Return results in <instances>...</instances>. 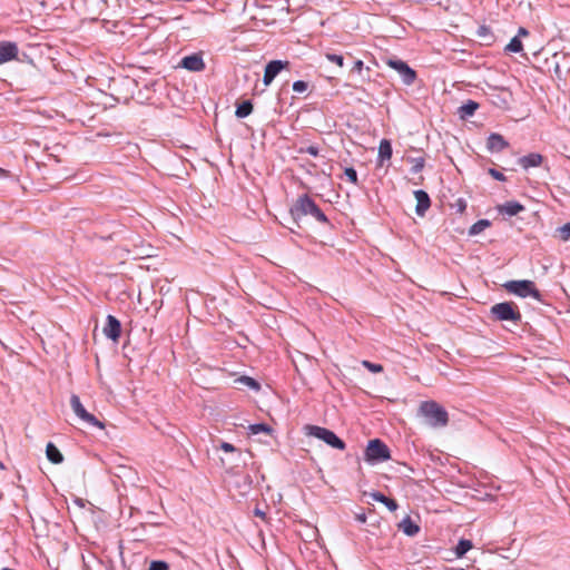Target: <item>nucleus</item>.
<instances>
[{
  "label": "nucleus",
  "mask_w": 570,
  "mask_h": 570,
  "mask_svg": "<svg viewBox=\"0 0 570 570\" xmlns=\"http://www.w3.org/2000/svg\"><path fill=\"white\" fill-rule=\"evenodd\" d=\"M289 213L296 222L304 216H312L318 223L330 224L327 216L307 194L301 195L296 199Z\"/></svg>",
  "instance_id": "1"
},
{
  "label": "nucleus",
  "mask_w": 570,
  "mask_h": 570,
  "mask_svg": "<svg viewBox=\"0 0 570 570\" xmlns=\"http://www.w3.org/2000/svg\"><path fill=\"white\" fill-rule=\"evenodd\" d=\"M254 514H255L256 517H259V518H261V519H263V520H265V519H266V513H265L263 510H261L259 508H255V510H254Z\"/></svg>",
  "instance_id": "43"
},
{
  "label": "nucleus",
  "mask_w": 570,
  "mask_h": 570,
  "mask_svg": "<svg viewBox=\"0 0 570 570\" xmlns=\"http://www.w3.org/2000/svg\"><path fill=\"white\" fill-rule=\"evenodd\" d=\"M508 147L509 142L502 135L497 132H492L489 135L487 139V148L490 153H501Z\"/></svg>",
  "instance_id": "15"
},
{
  "label": "nucleus",
  "mask_w": 570,
  "mask_h": 570,
  "mask_svg": "<svg viewBox=\"0 0 570 570\" xmlns=\"http://www.w3.org/2000/svg\"><path fill=\"white\" fill-rule=\"evenodd\" d=\"M344 174L352 184L357 185V173L353 167L345 168Z\"/></svg>",
  "instance_id": "38"
},
{
  "label": "nucleus",
  "mask_w": 570,
  "mask_h": 570,
  "mask_svg": "<svg viewBox=\"0 0 570 570\" xmlns=\"http://www.w3.org/2000/svg\"><path fill=\"white\" fill-rule=\"evenodd\" d=\"M527 35H529V31L525 28L520 27L519 31H518V37L519 36H527Z\"/></svg>",
  "instance_id": "45"
},
{
  "label": "nucleus",
  "mask_w": 570,
  "mask_h": 570,
  "mask_svg": "<svg viewBox=\"0 0 570 570\" xmlns=\"http://www.w3.org/2000/svg\"><path fill=\"white\" fill-rule=\"evenodd\" d=\"M368 495L374 500V501H377V502H381L383 503L390 511H396L397 508H399V504L397 502L394 500V499H391V498H387L386 495H384L382 492H379V491H374V492H371L368 493Z\"/></svg>",
  "instance_id": "20"
},
{
  "label": "nucleus",
  "mask_w": 570,
  "mask_h": 570,
  "mask_svg": "<svg viewBox=\"0 0 570 570\" xmlns=\"http://www.w3.org/2000/svg\"><path fill=\"white\" fill-rule=\"evenodd\" d=\"M179 67H181L186 70H189V71L197 72V71H202L205 69V62H204L200 53H193V55L185 56L180 60Z\"/></svg>",
  "instance_id": "12"
},
{
  "label": "nucleus",
  "mask_w": 570,
  "mask_h": 570,
  "mask_svg": "<svg viewBox=\"0 0 570 570\" xmlns=\"http://www.w3.org/2000/svg\"><path fill=\"white\" fill-rule=\"evenodd\" d=\"M543 161V156L539 153H530L524 155L518 159V164L524 169L528 170L532 167H539Z\"/></svg>",
  "instance_id": "17"
},
{
  "label": "nucleus",
  "mask_w": 570,
  "mask_h": 570,
  "mask_svg": "<svg viewBox=\"0 0 570 570\" xmlns=\"http://www.w3.org/2000/svg\"><path fill=\"white\" fill-rule=\"evenodd\" d=\"M0 468H1V469H3V468H4V465H3V463H2V462H0Z\"/></svg>",
  "instance_id": "49"
},
{
  "label": "nucleus",
  "mask_w": 570,
  "mask_h": 570,
  "mask_svg": "<svg viewBox=\"0 0 570 570\" xmlns=\"http://www.w3.org/2000/svg\"><path fill=\"white\" fill-rule=\"evenodd\" d=\"M304 430L306 435L316 438L333 449L341 451L346 449V443L341 438H338L332 430L312 424L305 425Z\"/></svg>",
  "instance_id": "3"
},
{
  "label": "nucleus",
  "mask_w": 570,
  "mask_h": 570,
  "mask_svg": "<svg viewBox=\"0 0 570 570\" xmlns=\"http://www.w3.org/2000/svg\"><path fill=\"white\" fill-rule=\"evenodd\" d=\"M70 406L73 413L87 425L104 429L105 425L94 414L89 413L82 405L78 395L72 394L70 396Z\"/></svg>",
  "instance_id": "7"
},
{
  "label": "nucleus",
  "mask_w": 570,
  "mask_h": 570,
  "mask_svg": "<svg viewBox=\"0 0 570 570\" xmlns=\"http://www.w3.org/2000/svg\"><path fill=\"white\" fill-rule=\"evenodd\" d=\"M220 449L225 452H238V455H239V460L243 462V464H247V458L248 456L249 459L252 458V454L249 452L246 453V455L244 456L243 453L237 450L232 443H228V442H222L220 444Z\"/></svg>",
  "instance_id": "28"
},
{
  "label": "nucleus",
  "mask_w": 570,
  "mask_h": 570,
  "mask_svg": "<svg viewBox=\"0 0 570 570\" xmlns=\"http://www.w3.org/2000/svg\"><path fill=\"white\" fill-rule=\"evenodd\" d=\"M249 431L252 434H259V433H272V428L265 423H255L249 425Z\"/></svg>",
  "instance_id": "31"
},
{
  "label": "nucleus",
  "mask_w": 570,
  "mask_h": 570,
  "mask_svg": "<svg viewBox=\"0 0 570 570\" xmlns=\"http://www.w3.org/2000/svg\"><path fill=\"white\" fill-rule=\"evenodd\" d=\"M492 92L487 94L489 100L498 108L507 109L509 107L511 94L505 88L490 87Z\"/></svg>",
  "instance_id": "10"
},
{
  "label": "nucleus",
  "mask_w": 570,
  "mask_h": 570,
  "mask_svg": "<svg viewBox=\"0 0 570 570\" xmlns=\"http://www.w3.org/2000/svg\"><path fill=\"white\" fill-rule=\"evenodd\" d=\"M46 455H47V459L53 464H60L63 462L62 453L52 442H49L47 444Z\"/></svg>",
  "instance_id": "21"
},
{
  "label": "nucleus",
  "mask_w": 570,
  "mask_h": 570,
  "mask_svg": "<svg viewBox=\"0 0 570 570\" xmlns=\"http://www.w3.org/2000/svg\"><path fill=\"white\" fill-rule=\"evenodd\" d=\"M19 48L16 42L0 41V65L16 60Z\"/></svg>",
  "instance_id": "13"
},
{
  "label": "nucleus",
  "mask_w": 570,
  "mask_h": 570,
  "mask_svg": "<svg viewBox=\"0 0 570 570\" xmlns=\"http://www.w3.org/2000/svg\"><path fill=\"white\" fill-rule=\"evenodd\" d=\"M307 88H308V83L304 80H296L293 83V90L295 92H304L307 90Z\"/></svg>",
  "instance_id": "39"
},
{
  "label": "nucleus",
  "mask_w": 570,
  "mask_h": 570,
  "mask_svg": "<svg viewBox=\"0 0 570 570\" xmlns=\"http://www.w3.org/2000/svg\"><path fill=\"white\" fill-rule=\"evenodd\" d=\"M362 365L372 373H381L383 371V366L381 364L372 363L366 360L362 362Z\"/></svg>",
  "instance_id": "34"
},
{
  "label": "nucleus",
  "mask_w": 570,
  "mask_h": 570,
  "mask_svg": "<svg viewBox=\"0 0 570 570\" xmlns=\"http://www.w3.org/2000/svg\"><path fill=\"white\" fill-rule=\"evenodd\" d=\"M558 236L561 240L567 242L570 239V222L562 225L557 229Z\"/></svg>",
  "instance_id": "33"
},
{
  "label": "nucleus",
  "mask_w": 570,
  "mask_h": 570,
  "mask_svg": "<svg viewBox=\"0 0 570 570\" xmlns=\"http://www.w3.org/2000/svg\"><path fill=\"white\" fill-rule=\"evenodd\" d=\"M491 225L489 219H479L469 228V236H475L482 233Z\"/></svg>",
  "instance_id": "27"
},
{
  "label": "nucleus",
  "mask_w": 570,
  "mask_h": 570,
  "mask_svg": "<svg viewBox=\"0 0 570 570\" xmlns=\"http://www.w3.org/2000/svg\"><path fill=\"white\" fill-rule=\"evenodd\" d=\"M523 49L522 41L518 36L513 37L510 42L505 46L504 51L508 52H520Z\"/></svg>",
  "instance_id": "29"
},
{
  "label": "nucleus",
  "mask_w": 570,
  "mask_h": 570,
  "mask_svg": "<svg viewBox=\"0 0 570 570\" xmlns=\"http://www.w3.org/2000/svg\"><path fill=\"white\" fill-rule=\"evenodd\" d=\"M488 173L495 180H499V181H505L507 180V177L501 171H499L495 168H489Z\"/></svg>",
  "instance_id": "40"
},
{
  "label": "nucleus",
  "mask_w": 570,
  "mask_h": 570,
  "mask_svg": "<svg viewBox=\"0 0 570 570\" xmlns=\"http://www.w3.org/2000/svg\"><path fill=\"white\" fill-rule=\"evenodd\" d=\"M410 163L412 164V167H411L412 174H417V173L422 171V169L424 168V165H425V160L423 157L411 158Z\"/></svg>",
  "instance_id": "32"
},
{
  "label": "nucleus",
  "mask_w": 570,
  "mask_h": 570,
  "mask_svg": "<svg viewBox=\"0 0 570 570\" xmlns=\"http://www.w3.org/2000/svg\"><path fill=\"white\" fill-rule=\"evenodd\" d=\"M397 527L399 530L409 537H415L420 532V525L410 515L402 519Z\"/></svg>",
  "instance_id": "18"
},
{
  "label": "nucleus",
  "mask_w": 570,
  "mask_h": 570,
  "mask_svg": "<svg viewBox=\"0 0 570 570\" xmlns=\"http://www.w3.org/2000/svg\"><path fill=\"white\" fill-rule=\"evenodd\" d=\"M289 67V61L285 60H271L266 63L263 82L265 86H269L273 80L277 77V75L283 70Z\"/></svg>",
  "instance_id": "9"
},
{
  "label": "nucleus",
  "mask_w": 570,
  "mask_h": 570,
  "mask_svg": "<svg viewBox=\"0 0 570 570\" xmlns=\"http://www.w3.org/2000/svg\"><path fill=\"white\" fill-rule=\"evenodd\" d=\"M498 210L501 214H507L508 216L512 217V216H515L519 213L523 212L524 206L517 200H511V202H505L502 205H499Z\"/></svg>",
  "instance_id": "19"
},
{
  "label": "nucleus",
  "mask_w": 570,
  "mask_h": 570,
  "mask_svg": "<svg viewBox=\"0 0 570 570\" xmlns=\"http://www.w3.org/2000/svg\"><path fill=\"white\" fill-rule=\"evenodd\" d=\"M419 414L432 428H443L449 423L446 410L435 401H424L420 404Z\"/></svg>",
  "instance_id": "2"
},
{
  "label": "nucleus",
  "mask_w": 570,
  "mask_h": 570,
  "mask_svg": "<svg viewBox=\"0 0 570 570\" xmlns=\"http://www.w3.org/2000/svg\"><path fill=\"white\" fill-rule=\"evenodd\" d=\"M386 63L392 69L397 71L403 83L407 86L414 83L416 79V71L413 68H411L405 61L401 59H389Z\"/></svg>",
  "instance_id": "8"
},
{
  "label": "nucleus",
  "mask_w": 570,
  "mask_h": 570,
  "mask_svg": "<svg viewBox=\"0 0 570 570\" xmlns=\"http://www.w3.org/2000/svg\"><path fill=\"white\" fill-rule=\"evenodd\" d=\"M148 570H169V564L163 560H153Z\"/></svg>",
  "instance_id": "35"
},
{
  "label": "nucleus",
  "mask_w": 570,
  "mask_h": 570,
  "mask_svg": "<svg viewBox=\"0 0 570 570\" xmlns=\"http://www.w3.org/2000/svg\"><path fill=\"white\" fill-rule=\"evenodd\" d=\"M325 57L328 61L336 63L340 67H343L344 65V57L342 55L327 52L325 53Z\"/></svg>",
  "instance_id": "36"
},
{
  "label": "nucleus",
  "mask_w": 570,
  "mask_h": 570,
  "mask_svg": "<svg viewBox=\"0 0 570 570\" xmlns=\"http://www.w3.org/2000/svg\"><path fill=\"white\" fill-rule=\"evenodd\" d=\"M253 112V104L250 100H244L236 107L235 115L237 118H245Z\"/></svg>",
  "instance_id": "25"
},
{
  "label": "nucleus",
  "mask_w": 570,
  "mask_h": 570,
  "mask_svg": "<svg viewBox=\"0 0 570 570\" xmlns=\"http://www.w3.org/2000/svg\"><path fill=\"white\" fill-rule=\"evenodd\" d=\"M364 456L366 462L375 464L390 460L391 452L381 439H373L368 441Z\"/></svg>",
  "instance_id": "6"
},
{
  "label": "nucleus",
  "mask_w": 570,
  "mask_h": 570,
  "mask_svg": "<svg viewBox=\"0 0 570 570\" xmlns=\"http://www.w3.org/2000/svg\"><path fill=\"white\" fill-rule=\"evenodd\" d=\"M232 484L238 490L240 495H246L252 489L253 479L247 473H235Z\"/></svg>",
  "instance_id": "14"
},
{
  "label": "nucleus",
  "mask_w": 570,
  "mask_h": 570,
  "mask_svg": "<svg viewBox=\"0 0 570 570\" xmlns=\"http://www.w3.org/2000/svg\"><path fill=\"white\" fill-rule=\"evenodd\" d=\"M473 547L472 541L468 539H460L454 548V553L458 558L463 557Z\"/></svg>",
  "instance_id": "26"
},
{
  "label": "nucleus",
  "mask_w": 570,
  "mask_h": 570,
  "mask_svg": "<svg viewBox=\"0 0 570 570\" xmlns=\"http://www.w3.org/2000/svg\"><path fill=\"white\" fill-rule=\"evenodd\" d=\"M451 207L456 210V213L463 214L466 209V200L464 198H458Z\"/></svg>",
  "instance_id": "37"
},
{
  "label": "nucleus",
  "mask_w": 570,
  "mask_h": 570,
  "mask_svg": "<svg viewBox=\"0 0 570 570\" xmlns=\"http://www.w3.org/2000/svg\"><path fill=\"white\" fill-rule=\"evenodd\" d=\"M490 314L495 321L500 322L509 321L519 323L522 318L518 306L513 302H501L494 304L490 309Z\"/></svg>",
  "instance_id": "5"
},
{
  "label": "nucleus",
  "mask_w": 570,
  "mask_h": 570,
  "mask_svg": "<svg viewBox=\"0 0 570 570\" xmlns=\"http://www.w3.org/2000/svg\"><path fill=\"white\" fill-rule=\"evenodd\" d=\"M503 287L511 294L517 295L519 297H533L537 301L542 299V294L535 287L534 283L530 279H521V281H509Z\"/></svg>",
  "instance_id": "4"
},
{
  "label": "nucleus",
  "mask_w": 570,
  "mask_h": 570,
  "mask_svg": "<svg viewBox=\"0 0 570 570\" xmlns=\"http://www.w3.org/2000/svg\"><path fill=\"white\" fill-rule=\"evenodd\" d=\"M479 104L474 100H468L461 107H459L458 114L462 119L472 117L478 110Z\"/></svg>",
  "instance_id": "22"
},
{
  "label": "nucleus",
  "mask_w": 570,
  "mask_h": 570,
  "mask_svg": "<svg viewBox=\"0 0 570 570\" xmlns=\"http://www.w3.org/2000/svg\"><path fill=\"white\" fill-rule=\"evenodd\" d=\"M364 68V62L362 60H356L352 68V71L361 72Z\"/></svg>",
  "instance_id": "42"
},
{
  "label": "nucleus",
  "mask_w": 570,
  "mask_h": 570,
  "mask_svg": "<svg viewBox=\"0 0 570 570\" xmlns=\"http://www.w3.org/2000/svg\"><path fill=\"white\" fill-rule=\"evenodd\" d=\"M355 519H356V521H358L360 523H365V522H366V515H365V513H363V512H362V513H357V514L355 515Z\"/></svg>",
  "instance_id": "44"
},
{
  "label": "nucleus",
  "mask_w": 570,
  "mask_h": 570,
  "mask_svg": "<svg viewBox=\"0 0 570 570\" xmlns=\"http://www.w3.org/2000/svg\"><path fill=\"white\" fill-rule=\"evenodd\" d=\"M8 174H9V173H8L6 169H3V168H1V167H0V178H2V177H7V176H8Z\"/></svg>",
  "instance_id": "47"
},
{
  "label": "nucleus",
  "mask_w": 570,
  "mask_h": 570,
  "mask_svg": "<svg viewBox=\"0 0 570 570\" xmlns=\"http://www.w3.org/2000/svg\"><path fill=\"white\" fill-rule=\"evenodd\" d=\"M449 570H465L464 568H451Z\"/></svg>",
  "instance_id": "48"
},
{
  "label": "nucleus",
  "mask_w": 570,
  "mask_h": 570,
  "mask_svg": "<svg viewBox=\"0 0 570 570\" xmlns=\"http://www.w3.org/2000/svg\"><path fill=\"white\" fill-rule=\"evenodd\" d=\"M304 151L313 157H317L320 154L318 147L314 145L306 147Z\"/></svg>",
  "instance_id": "41"
},
{
  "label": "nucleus",
  "mask_w": 570,
  "mask_h": 570,
  "mask_svg": "<svg viewBox=\"0 0 570 570\" xmlns=\"http://www.w3.org/2000/svg\"><path fill=\"white\" fill-rule=\"evenodd\" d=\"M73 502L79 505L80 508L85 507V501L80 498H75Z\"/></svg>",
  "instance_id": "46"
},
{
  "label": "nucleus",
  "mask_w": 570,
  "mask_h": 570,
  "mask_svg": "<svg viewBox=\"0 0 570 570\" xmlns=\"http://www.w3.org/2000/svg\"><path fill=\"white\" fill-rule=\"evenodd\" d=\"M105 336L114 342H118L121 335V323L114 315H108L102 330Z\"/></svg>",
  "instance_id": "11"
},
{
  "label": "nucleus",
  "mask_w": 570,
  "mask_h": 570,
  "mask_svg": "<svg viewBox=\"0 0 570 570\" xmlns=\"http://www.w3.org/2000/svg\"><path fill=\"white\" fill-rule=\"evenodd\" d=\"M476 36L485 46H490L494 42V35L491 31V28L485 24L479 26L476 29Z\"/></svg>",
  "instance_id": "23"
},
{
  "label": "nucleus",
  "mask_w": 570,
  "mask_h": 570,
  "mask_svg": "<svg viewBox=\"0 0 570 570\" xmlns=\"http://www.w3.org/2000/svg\"><path fill=\"white\" fill-rule=\"evenodd\" d=\"M393 149L391 141L387 139H382L379 146V158L381 161L387 160L392 157Z\"/></svg>",
  "instance_id": "24"
},
{
  "label": "nucleus",
  "mask_w": 570,
  "mask_h": 570,
  "mask_svg": "<svg viewBox=\"0 0 570 570\" xmlns=\"http://www.w3.org/2000/svg\"><path fill=\"white\" fill-rule=\"evenodd\" d=\"M414 197L416 199L415 213L417 216L423 217L431 206V198L429 194L422 189L415 190Z\"/></svg>",
  "instance_id": "16"
},
{
  "label": "nucleus",
  "mask_w": 570,
  "mask_h": 570,
  "mask_svg": "<svg viewBox=\"0 0 570 570\" xmlns=\"http://www.w3.org/2000/svg\"><path fill=\"white\" fill-rule=\"evenodd\" d=\"M239 383L246 385L247 387H249L250 390H254V391H259L261 390V384L253 377L250 376H240L238 380H237Z\"/></svg>",
  "instance_id": "30"
}]
</instances>
